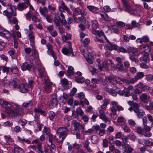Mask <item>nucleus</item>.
Wrapping results in <instances>:
<instances>
[{"mask_svg":"<svg viewBox=\"0 0 153 153\" xmlns=\"http://www.w3.org/2000/svg\"><path fill=\"white\" fill-rule=\"evenodd\" d=\"M145 108L148 110H153V102L150 103L149 106L147 105L145 107Z\"/></svg>","mask_w":153,"mask_h":153,"instance_id":"58","label":"nucleus"},{"mask_svg":"<svg viewBox=\"0 0 153 153\" xmlns=\"http://www.w3.org/2000/svg\"><path fill=\"white\" fill-rule=\"evenodd\" d=\"M112 64L113 62L111 59L105 60L102 63V67L100 65H99V69L102 71V68H108V65H111Z\"/></svg>","mask_w":153,"mask_h":153,"instance_id":"9","label":"nucleus"},{"mask_svg":"<svg viewBox=\"0 0 153 153\" xmlns=\"http://www.w3.org/2000/svg\"><path fill=\"white\" fill-rule=\"evenodd\" d=\"M136 132L139 134H143L144 130L143 129L140 127H137L136 128Z\"/></svg>","mask_w":153,"mask_h":153,"instance_id":"46","label":"nucleus"},{"mask_svg":"<svg viewBox=\"0 0 153 153\" xmlns=\"http://www.w3.org/2000/svg\"><path fill=\"white\" fill-rule=\"evenodd\" d=\"M100 114L99 117L104 122L107 123L108 122H110L109 119L105 115V112L102 110H100L99 111Z\"/></svg>","mask_w":153,"mask_h":153,"instance_id":"11","label":"nucleus"},{"mask_svg":"<svg viewBox=\"0 0 153 153\" xmlns=\"http://www.w3.org/2000/svg\"><path fill=\"white\" fill-rule=\"evenodd\" d=\"M51 100L49 105L50 108H53L56 107L58 104L57 98L55 94H53L50 95Z\"/></svg>","mask_w":153,"mask_h":153,"instance_id":"5","label":"nucleus"},{"mask_svg":"<svg viewBox=\"0 0 153 153\" xmlns=\"http://www.w3.org/2000/svg\"><path fill=\"white\" fill-rule=\"evenodd\" d=\"M9 85L13 88H16L18 86V84L16 81L13 80L9 83Z\"/></svg>","mask_w":153,"mask_h":153,"instance_id":"43","label":"nucleus"},{"mask_svg":"<svg viewBox=\"0 0 153 153\" xmlns=\"http://www.w3.org/2000/svg\"><path fill=\"white\" fill-rule=\"evenodd\" d=\"M146 79L149 81H151L153 80V75L151 74H147L146 75Z\"/></svg>","mask_w":153,"mask_h":153,"instance_id":"57","label":"nucleus"},{"mask_svg":"<svg viewBox=\"0 0 153 153\" xmlns=\"http://www.w3.org/2000/svg\"><path fill=\"white\" fill-rule=\"evenodd\" d=\"M62 40L64 41L65 42L67 40L71 39V36L70 34H67L66 35H62Z\"/></svg>","mask_w":153,"mask_h":153,"instance_id":"42","label":"nucleus"},{"mask_svg":"<svg viewBox=\"0 0 153 153\" xmlns=\"http://www.w3.org/2000/svg\"><path fill=\"white\" fill-rule=\"evenodd\" d=\"M116 24L119 27H122L125 26V24L122 21H117L116 22Z\"/></svg>","mask_w":153,"mask_h":153,"instance_id":"60","label":"nucleus"},{"mask_svg":"<svg viewBox=\"0 0 153 153\" xmlns=\"http://www.w3.org/2000/svg\"><path fill=\"white\" fill-rule=\"evenodd\" d=\"M28 6L26 3L24 2L19 3L17 5V9L20 11H22L26 9Z\"/></svg>","mask_w":153,"mask_h":153,"instance_id":"18","label":"nucleus"},{"mask_svg":"<svg viewBox=\"0 0 153 153\" xmlns=\"http://www.w3.org/2000/svg\"><path fill=\"white\" fill-rule=\"evenodd\" d=\"M31 19L32 22H33L35 24L37 23V22L39 23L42 22V20L37 18L35 15H33L31 16Z\"/></svg>","mask_w":153,"mask_h":153,"instance_id":"32","label":"nucleus"},{"mask_svg":"<svg viewBox=\"0 0 153 153\" xmlns=\"http://www.w3.org/2000/svg\"><path fill=\"white\" fill-rule=\"evenodd\" d=\"M116 88L115 87H113V88L111 89L109 91V92L110 94L113 96H116L117 95V92L116 91L115 88Z\"/></svg>","mask_w":153,"mask_h":153,"instance_id":"38","label":"nucleus"},{"mask_svg":"<svg viewBox=\"0 0 153 153\" xmlns=\"http://www.w3.org/2000/svg\"><path fill=\"white\" fill-rule=\"evenodd\" d=\"M122 128L125 132L129 133L131 131L130 128L127 125H124L122 127Z\"/></svg>","mask_w":153,"mask_h":153,"instance_id":"53","label":"nucleus"},{"mask_svg":"<svg viewBox=\"0 0 153 153\" xmlns=\"http://www.w3.org/2000/svg\"><path fill=\"white\" fill-rule=\"evenodd\" d=\"M140 49L142 52V53L148 54V53L150 51L151 48L148 45H143L140 47Z\"/></svg>","mask_w":153,"mask_h":153,"instance_id":"15","label":"nucleus"},{"mask_svg":"<svg viewBox=\"0 0 153 153\" xmlns=\"http://www.w3.org/2000/svg\"><path fill=\"white\" fill-rule=\"evenodd\" d=\"M124 91L125 92V96L128 97L130 96L131 94V92L127 88H125L124 89Z\"/></svg>","mask_w":153,"mask_h":153,"instance_id":"47","label":"nucleus"},{"mask_svg":"<svg viewBox=\"0 0 153 153\" xmlns=\"http://www.w3.org/2000/svg\"><path fill=\"white\" fill-rule=\"evenodd\" d=\"M139 87L142 88L143 91H145L146 90L149 91L151 89L148 86L146 85L141 82H140L139 83Z\"/></svg>","mask_w":153,"mask_h":153,"instance_id":"26","label":"nucleus"},{"mask_svg":"<svg viewBox=\"0 0 153 153\" xmlns=\"http://www.w3.org/2000/svg\"><path fill=\"white\" fill-rule=\"evenodd\" d=\"M80 41L85 47H87L90 43V39L88 38H85L83 40L81 39Z\"/></svg>","mask_w":153,"mask_h":153,"instance_id":"29","label":"nucleus"},{"mask_svg":"<svg viewBox=\"0 0 153 153\" xmlns=\"http://www.w3.org/2000/svg\"><path fill=\"white\" fill-rule=\"evenodd\" d=\"M143 56L140 57V60L142 62H147L149 60V57L148 54H146L145 53H142Z\"/></svg>","mask_w":153,"mask_h":153,"instance_id":"25","label":"nucleus"},{"mask_svg":"<svg viewBox=\"0 0 153 153\" xmlns=\"http://www.w3.org/2000/svg\"><path fill=\"white\" fill-rule=\"evenodd\" d=\"M137 87L135 90V92L136 94H140L143 91L142 88L140 86L139 87V84L137 85Z\"/></svg>","mask_w":153,"mask_h":153,"instance_id":"51","label":"nucleus"},{"mask_svg":"<svg viewBox=\"0 0 153 153\" xmlns=\"http://www.w3.org/2000/svg\"><path fill=\"white\" fill-rule=\"evenodd\" d=\"M122 137V133L120 131L117 132L115 134V138L116 139H120Z\"/></svg>","mask_w":153,"mask_h":153,"instance_id":"54","label":"nucleus"},{"mask_svg":"<svg viewBox=\"0 0 153 153\" xmlns=\"http://www.w3.org/2000/svg\"><path fill=\"white\" fill-rule=\"evenodd\" d=\"M11 36V34L8 31L5 30L1 35V36L6 38H9Z\"/></svg>","mask_w":153,"mask_h":153,"instance_id":"36","label":"nucleus"},{"mask_svg":"<svg viewBox=\"0 0 153 153\" xmlns=\"http://www.w3.org/2000/svg\"><path fill=\"white\" fill-rule=\"evenodd\" d=\"M13 141V140L10 137L7 136L4 137V143L5 144H9Z\"/></svg>","mask_w":153,"mask_h":153,"instance_id":"33","label":"nucleus"},{"mask_svg":"<svg viewBox=\"0 0 153 153\" xmlns=\"http://www.w3.org/2000/svg\"><path fill=\"white\" fill-rule=\"evenodd\" d=\"M19 106H16V109H15L14 110L13 108L10 109H7L6 111V113L8 116L13 117L15 116L18 115V114H20L19 111Z\"/></svg>","mask_w":153,"mask_h":153,"instance_id":"6","label":"nucleus"},{"mask_svg":"<svg viewBox=\"0 0 153 153\" xmlns=\"http://www.w3.org/2000/svg\"><path fill=\"white\" fill-rule=\"evenodd\" d=\"M89 144V142L87 140H85L82 143V145L85 150L87 152L91 153L93 151L91 148L90 147Z\"/></svg>","mask_w":153,"mask_h":153,"instance_id":"14","label":"nucleus"},{"mask_svg":"<svg viewBox=\"0 0 153 153\" xmlns=\"http://www.w3.org/2000/svg\"><path fill=\"white\" fill-rule=\"evenodd\" d=\"M76 112L77 113V115L79 114L80 116L82 115L84 113L82 109L80 108H77L76 109Z\"/></svg>","mask_w":153,"mask_h":153,"instance_id":"63","label":"nucleus"},{"mask_svg":"<svg viewBox=\"0 0 153 153\" xmlns=\"http://www.w3.org/2000/svg\"><path fill=\"white\" fill-rule=\"evenodd\" d=\"M98 138L95 135H93L91 138V141L92 143L95 144L98 142Z\"/></svg>","mask_w":153,"mask_h":153,"instance_id":"31","label":"nucleus"},{"mask_svg":"<svg viewBox=\"0 0 153 153\" xmlns=\"http://www.w3.org/2000/svg\"><path fill=\"white\" fill-rule=\"evenodd\" d=\"M108 141L106 139H104L103 140V146L104 148H106L108 146Z\"/></svg>","mask_w":153,"mask_h":153,"instance_id":"61","label":"nucleus"},{"mask_svg":"<svg viewBox=\"0 0 153 153\" xmlns=\"http://www.w3.org/2000/svg\"><path fill=\"white\" fill-rule=\"evenodd\" d=\"M111 29L115 33H118L119 31V28L117 26L115 25H111Z\"/></svg>","mask_w":153,"mask_h":153,"instance_id":"45","label":"nucleus"},{"mask_svg":"<svg viewBox=\"0 0 153 153\" xmlns=\"http://www.w3.org/2000/svg\"><path fill=\"white\" fill-rule=\"evenodd\" d=\"M10 70L13 73L16 74L18 73L19 70L17 67L15 66L12 68H11Z\"/></svg>","mask_w":153,"mask_h":153,"instance_id":"59","label":"nucleus"},{"mask_svg":"<svg viewBox=\"0 0 153 153\" xmlns=\"http://www.w3.org/2000/svg\"><path fill=\"white\" fill-rule=\"evenodd\" d=\"M92 26L94 29L97 28L99 27L98 22L96 20H93L92 22Z\"/></svg>","mask_w":153,"mask_h":153,"instance_id":"50","label":"nucleus"},{"mask_svg":"<svg viewBox=\"0 0 153 153\" xmlns=\"http://www.w3.org/2000/svg\"><path fill=\"white\" fill-rule=\"evenodd\" d=\"M144 76V73L142 72H139L136 73L134 77L131 79L130 81V83L133 84L136 82L138 79H140Z\"/></svg>","mask_w":153,"mask_h":153,"instance_id":"7","label":"nucleus"},{"mask_svg":"<svg viewBox=\"0 0 153 153\" xmlns=\"http://www.w3.org/2000/svg\"><path fill=\"white\" fill-rule=\"evenodd\" d=\"M38 146V153H44V151L42 150V145L41 143H39L37 144Z\"/></svg>","mask_w":153,"mask_h":153,"instance_id":"49","label":"nucleus"},{"mask_svg":"<svg viewBox=\"0 0 153 153\" xmlns=\"http://www.w3.org/2000/svg\"><path fill=\"white\" fill-rule=\"evenodd\" d=\"M134 111L137 114L138 117L140 118H141L145 114L144 111L142 110H140L139 108H134Z\"/></svg>","mask_w":153,"mask_h":153,"instance_id":"23","label":"nucleus"},{"mask_svg":"<svg viewBox=\"0 0 153 153\" xmlns=\"http://www.w3.org/2000/svg\"><path fill=\"white\" fill-rule=\"evenodd\" d=\"M59 10L61 12H64L65 10H66L68 13L70 15L71 14V12L70 11L69 9L68 8L65 3L62 1L61 4V5L59 7Z\"/></svg>","mask_w":153,"mask_h":153,"instance_id":"12","label":"nucleus"},{"mask_svg":"<svg viewBox=\"0 0 153 153\" xmlns=\"http://www.w3.org/2000/svg\"><path fill=\"white\" fill-rule=\"evenodd\" d=\"M14 153H24L23 149L17 146L14 147Z\"/></svg>","mask_w":153,"mask_h":153,"instance_id":"30","label":"nucleus"},{"mask_svg":"<svg viewBox=\"0 0 153 153\" xmlns=\"http://www.w3.org/2000/svg\"><path fill=\"white\" fill-rule=\"evenodd\" d=\"M87 8L90 11L94 13H98L99 9L97 7L93 5H88L87 6Z\"/></svg>","mask_w":153,"mask_h":153,"instance_id":"22","label":"nucleus"},{"mask_svg":"<svg viewBox=\"0 0 153 153\" xmlns=\"http://www.w3.org/2000/svg\"><path fill=\"white\" fill-rule=\"evenodd\" d=\"M123 4L124 10L132 14H136L137 12L134 7L132 5L133 2L131 0H121Z\"/></svg>","mask_w":153,"mask_h":153,"instance_id":"2","label":"nucleus"},{"mask_svg":"<svg viewBox=\"0 0 153 153\" xmlns=\"http://www.w3.org/2000/svg\"><path fill=\"white\" fill-rule=\"evenodd\" d=\"M43 84V92L46 94L51 92L52 91V83L48 80H45Z\"/></svg>","mask_w":153,"mask_h":153,"instance_id":"4","label":"nucleus"},{"mask_svg":"<svg viewBox=\"0 0 153 153\" xmlns=\"http://www.w3.org/2000/svg\"><path fill=\"white\" fill-rule=\"evenodd\" d=\"M61 19L58 15H56L54 18V25L56 27H57L59 30L61 28L59 27L60 26V23Z\"/></svg>","mask_w":153,"mask_h":153,"instance_id":"17","label":"nucleus"},{"mask_svg":"<svg viewBox=\"0 0 153 153\" xmlns=\"http://www.w3.org/2000/svg\"><path fill=\"white\" fill-rule=\"evenodd\" d=\"M39 11L40 14L43 16L47 14L46 13L48 12V9L46 7H40L39 8Z\"/></svg>","mask_w":153,"mask_h":153,"instance_id":"24","label":"nucleus"},{"mask_svg":"<svg viewBox=\"0 0 153 153\" xmlns=\"http://www.w3.org/2000/svg\"><path fill=\"white\" fill-rule=\"evenodd\" d=\"M117 51L118 52H122L123 53H127L128 51L126 49L122 47L118 46Z\"/></svg>","mask_w":153,"mask_h":153,"instance_id":"37","label":"nucleus"},{"mask_svg":"<svg viewBox=\"0 0 153 153\" xmlns=\"http://www.w3.org/2000/svg\"><path fill=\"white\" fill-rule=\"evenodd\" d=\"M128 50L130 55H131L137 56L139 54V53L137 49L136 48L131 47H129L128 48Z\"/></svg>","mask_w":153,"mask_h":153,"instance_id":"10","label":"nucleus"},{"mask_svg":"<svg viewBox=\"0 0 153 153\" xmlns=\"http://www.w3.org/2000/svg\"><path fill=\"white\" fill-rule=\"evenodd\" d=\"M66 45L68 47H66L62 48V53L65 55L74 56V55L73 53L71 43L68 42L67 43Z\"/></svg>","mask_w":153,"mask_h":153,"instance_id":"3","label":"nucleus"},{"mask_svg":"<svg viewBox=\"0 0 153 153\" xmlns=\"http://www.w3.org/2000/svg\"><path fill=\"white\" fill-rule=\"evenodd\" d=\"M32 56L36 59L38 60L39 59V55L37 51L36 50H35L34 49H33V50Z\"/></svg>","mask_w":153,"mask_h":153,"instance_id":"35","label":"nucleus"},{"mask_svg":"<svg viewBox=\"0 0 153 153\" xmlns=\"http://www.w3.org/2000/svg\"><path fill=\"white\" fill-rule=\"evenodd\" d=\"M128 122L129 125L131 126H135L136 125V123L135 121L132 119L128 120Z\"/></svg>","mask_w":153,"mask_h":153,"instance_id":"64","label":"nucleus"},{"mask_svg":"<svg viewBox=\"0 0 153 153\" xmlns=\"http://www.w3.org/2000/svg\"><path fill=\"white\" fill-rule=\"evenodd\" d=\"M0 104L7 110L12 108V107L10 103L2 99H0Z\"/></svg>","mask_w":153,"mask_h":153,"instance_id":"16","label":"nucleus"},{"mask_svg":"<svg viewBox=\"0 0 153 153\" xmlns=\"http://www.w3.org/2000/svg\"><path fill=\"white\" fill-rule=\"evenodd\" d=\"M28 36L30 42H34L35 36L33 33L32 31L30 32Z\"/></svg>","mask_w":153,"mask_h":153,"instance_id":"34","label":"nucleus"},{"mask_svg":"<svg viewBox=\"0 0 153 153\" xmlns=\"http://www.w3.org/2000/svg\"><path fill=\"white\" fill-rule=\"evenodd\" d=\"M44 152L45 153H53L52 150L50 146L48 145H45L44 146Z\"/></svg>","mask_w":153,"mask_h":153,"instance_id":"28","label":"nucleus"},{"mask_svg":"<svg viewBox=\"0 0 153 153\" xmlns=\"http://www.w3.org/2000/svg\"><path fill=\"white\" fill-rule=\"evenodd\" d=\"M150 95L147 93L142 94L140 97V99L141 101L146 103L147 101L150 98Z\"/></svg>","mask_w":153,"mask_h":153,"instance_id":"19","label":"nucleus"},{"mask_svg":"<svg viewBox=\"0 0 153 153\" xmlns=\"http://www.w3.org/2000/svg\"><path fill=\"white\" fill-rule=\"evenodd\" d=\"M46 46L48 49L47 52L48 54L51 55L53 59L55 60H56L57 59V57L53 50V46L50 43H48L46 45Z\"/></svg>","mask_w":153,"mask_h":153,"instance_id":"8","label":"nucleus"},{"mask_svg":"<svg viewBox=\"0 0 153 153\" xmlns=\"http://www.w3.org/2000/svg\"><path fill=\"white\" fill-rule=\"evenodd\" d=\"M117 68L120 71H122L123 70L124 67L123 64L121 63H118L117 65Z\"/></svg>","mask_w":153,"mask_h":153,"instance_id":"62","label":"nucleus"},{"mask_svg":"<svg viewBox=\"0 0 153 153\" xmlns=\"http://www.w3.org/2000/svg\"><path fill=\"white\" fill-rule=\"evenodd\" d=\"M32 67V65L28 64L27 62H25L22 64L21 66V70L25 71L26 70L29 71Z\"/></svg>","mask_w":153,"mask_h":153,"instance_id":"21","label":"nucleus"},{"mask_svg":"<svg viewBox=\"0 0 153 153\" xmlns=\"http://www.w3.org/2000/svg\"><path fill=\"white\" fill-rule=\"evenodd\" d=\"M50 132V129L49 128L45 127H44V129L43 131V132L44 134L47 135L49 134Z\"/></svg>","mask_w":153,"mask_h":153,"instance_id":"48","label":"nucleus"},{"mask_svg":"<svg viewBox=\"0 0 153 153\" xmlns=\"http://www.w3.org/2000/svg\"><path fill=\"white\" fill-rule=\"evenodd\" d=\"M19 88L20 92L22 93H25L28 91L29 87L27 84L22 83L19 85Z\"/></svg>","mask_w":153,"mask_h":153,"instance_id":"13","label":"nucleus"},{"mask_svg":"<svg viewBox=\"0 0 153 153\" xmlns=\"http://www.w3.org/2000/svg\"><path fill=\"white\" fill-rule=\"evenodd\" d=\"M56 115V113L53 111H50L49 112L48 117L51 120H53L55 118Z\"/></svg>","mask_w":153,"mask_h":153,"instance_id":"39","label":"nucleus"},{"mask_svg":"<svg viewBox=\"0 0 153 153\" xmlns=\"http://www.w3.org/2000/svg\"><path fill=\"white\" fill-rule=\"evenodd\" d=\"M2 71L4 73H6L7 74L10 71L11 68L6 66H2Z\"/></svg>","mask_w":153,"mask_h":153,"instance_id":"55","label":"nucleus"},{"mask_svg":"<svg viewBox=\"0 0 153 153\" xmlns=\"http://www.w3.org/2000/svg\"><path fill=\"white\" fill-rule=\"evenodd\" d=\"M67 144L68 145V150L70 152H74V150L75 148L78 149L79 148V146L77 144L75 143L74 145V149L73 150V147L70 144L68 143H67Z\"/></svg>","mask_w":153,"mask_h":153,"instance_id":"27","label":"nucleus"},{"mask_svg":"<svg viewBox=\"0 0 153 153\" xmlns=\"http://www.w3.org/2000/svg\"><path fill=\"white\" fill-rule=\"evenodd\" d=\"M75 81L76 82L79 83H82L85 81V79L83 77H79L77 76H75Z\"/></svg>","mask_w":153,"mask_h":153,"instance_id":"41","label":"nucleus"},{"mask_svg":"<svg viewBox=\"0 0 153 153\" xmlns=\"http://www.w3.org/2000/svg\"><path fill=\"white\" fill-rule=\"evenodd\" d=\"M68 131L66 127H61L59 128L54 136L55 140L58 142L63 141L67 136Z\"/></svg>","mask_w":153,"mask_h":153,"instance_id":"1","label":"nucleus"},{"mask_svg":"<svg viewBox=\"0 0 153 153\" xmlns=\"http://www.w3.org/2000/svg\"><path fill=\"white\" fill-rule=\"evenodd\" d=\"M93 32L96 35H97L100 37H101V36H103L104 34L103 32L102 31L94 30H93Z\"/></svg>","mask_w":153,"mask_h":153,"instance_id":"40","label":"nucleus"},{"mask_svg":"<svg viewBox=\"0 0 153 153\" xmlns=\"http://www.w3.org/2000/svg\"><path fill=\"white\" fill-rule=\"evenodd\" d=\"M118 46L116 45H112L111 42H109V45H106L105 46V48L107 50H116L117 51Z\"/></svg>","mask_w":153,"mask_h":153,"instance_id":"20","label":"nucleus"},{"mask_svg":"<svg viewBox=\"0 0 153 153\" xmlns=\"http://www.w3.org/2000/svg\"><path fill=\"white\" fill-rule=\"evenodd\" d=\"M72 123L74 124V126L75 129L76 130L80 127V124L76 120H74L72 121Z\"/></svg>","mask_w":153,"mask_h":153,"instance_id":"44","label":"nucleus"},{"mask_svg":"<svg viewBox=\"0 0 153 153\" xmlns=\"http://www.w3.org/2000/svg\"><path fill=\"white\" fill-rule=\"evenodd\" d=\"M33 104V102L31 101H30L28 102H24L22 106L24 107H27L30 105L31 106Z\"/></svg>","mask_w":153,"mask_h":153,"instance_id":"52","label":"nucleus"},{"mask_svg":"<svg viewBox=\"0 0 153 153\" xmlns=\"http://www.w3.org/2000/svg\"><path fill=\"white\" fill-rule=\"evenodd\" d=\"M126 120L123 117H119L118 118L117 122L118 123H125Z\"/></svg>","mask_w":153,"mask_h":153,"instance_id":"56","label":"nucleus"}]
</instances>
